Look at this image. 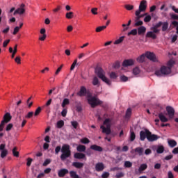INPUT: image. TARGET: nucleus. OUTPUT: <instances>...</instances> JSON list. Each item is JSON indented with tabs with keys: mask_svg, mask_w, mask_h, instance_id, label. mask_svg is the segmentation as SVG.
<instances>
[{
	"mask_svg": "<svg viewBox=\"0 0 178 178\" xmlns=\"http://www.w3.org/2000/svg\"><path fill=\"white\" fill-rule=\"evenodd\" d=\"M168 67H170V70H172V67H173V65H175V61H173L172 60H170L168 62Z\"/></svg>",
	"mask_w": 178,
	"mask_h": 178,
	"instance_id": "obj_44",
	"label": "nucleus"
},
{
	"mask_svg": "<svg viewBox=\"0 0 178 178\" xmlns=\"http://www.w3.org/2000/svg\"><path fill=\"white\" fill-rule=\"evenodd\" d=\"M91 13L92 15H98V8H93L91 9Z\"/></svg>",
	"mask_w": 178,
	"mask_h": 178,
	"instance_id": "obj_54",
	"label": "nucleus"
},
{
	"mask_svg": "<svg viewBox=\"0 0 178 178\" xmlns=\"http://www.w3.org/2000/svg\"><path fill=\"white\" fill-rule=\"evenodd\" d=\"M164 151H165V147H163V145L157 146V149H156L157 154H163Z\"/></svg>",
	"mask_w": 178,
	"mask_h": 178,
	"instance_id": "obj_27",
	"label": "nucleus"
},
{
	"mask_svg": "<svg viewBox=\"0 0 178 178\" xmlns=\"http://www.w3.org/2000/svg\"><path fill=\"white\" fill-rule=\"evenodd\" d=\"M135 15L136 16L135 18V22H137L138 20H140L141 17H144V16H145L147 14L140 15V14L137 15V11H136Z\"/></svg>",
	"mask_w": 178,
	"mask_h": 178,
	"instance_id": "obj_41",
	"label": "nucleus"
},
{
	"mask_svg": "<svg viewBox=\"0 0 178 178\" xmlns=\"http://www.w3.org/2000/svg\"><path fill=\"white\" fill-rule=\"evenodd\" d=\"M145 56H147L145 54L140 55L139 57L136 58L137 62L138 63H143L145 61Z\"/></svg>",
	"mask_w": 178,
	"mask_h": 178,
	"instance_id": "obj_24",
	"label": "nucleus"
},
{
	"mask_svg": "<svg viewBox=\"0 0 178 178\" xmlns=\"http://www.w3.org/2000/svg\"><path fill=\"white\" fill-rule=\"evenodd\" d=\"M77 95L79 97H86V95H87V88L84 86H81Z\"/></svg>",
	"mask_w": 178,
	"mask_h": 178,
	"instance_id": "obj_16",
	"label": "nucleus"
},
{
	"mask_svg": "<svg viewBox=\"0 0 178 178\" xmlns=\"http://www.w3.org/2000/svg\"><path fill=\"white\" fill-rule=\"evenodd\" d=\"M147 10V1L143 0L140 1L138 10H136V15H140L141 12H145Z\"/></svg>",
	"mask_w": 178,
	"mask_h": 178,
	"instance_id": "obj_6",
	"label": "nucleus"
},
{
	"mask_svg": "<svg viewBox=\"0 0 178 178\" xmlns=\"http://www.w3.org/2000/svg\"><path fill=\"white\" fill-rule=\"evenodd\" d=\"M69 173H70V177L72 178H81L80 177V176H79V175H77V172L76 171L72 170Z\"/></svg>",
	"mask_w": 178,
	"mask_h": 178,
	"instance_id": "obj_28",
	"label": "nucleus"
},
{
	"mask_svg": "<svg viewBox=\"0 0 178 178\" xmlns=\"http://www.w3.org/2000/svg\"><path fill=\"white\" fill-rule=\"evenodd\" d=\"M124 168H131V166H133V163H131V161H127L124 162Z\"/></svg>",
	"mask_w": 178,
	"mask_h": 178,
	"instance_id": "obj_42",
	"label": "nucleus"
},
{
	"mask_svg": "<svg viewBox=\"0 0 178 178\" xmlns=\"http://www.w3.org/2000/svg\"><path fill=\"white\" fill-rule=\"evenodd\" d=\"M146 37L147 38H152L153 40L156 39V35L155 33H154V32H152V31L147 32L146 34Z\"/></svg>",
	"mask_w": 178,
	"mask_h": 178,
	"instance_id": "obj_25",
	"label": "nucleus"
},
{
	"mask_svg": "<svg viewBox=\"0 0 178 178\" xmlns=\"http://www.w3.org/2000/svg\"><path fill=\"white\" fill-rule=\"evenodd\" d=\"M147 31V28L144 26H141L138 28V35H141V34H144Z\"/></svg>",
	"mask_w": 178,
	"mask_h": 178,
	"instance_id": "obj_23",
	"label": "nucleus"
},
{
	"mask_svg": "<svg viewBox=\"0 0 178 178\" xmlns=\"http://www.w3.org/2000/svg\"><path fill=\"white\" fill-rule=\"evenodd\" d=\"M124 176V174L123 172H118L116 174L115 177L116 178H121Z\"/></svg>",
	"mask_w": 178,
	"mask_h": 178,
	"instance_id": "obj_63",
	"label": "nucleus"
},
{
	"mask_svg": "<svg viewBox=\"0 0 178 178\" xmlns=\"http://www.w3.org/2000/svg\"><path fill=\"white\" fill-rule=\"evenodd\" d=\"M146 58L151 60L152 62H158V58H156V56L155 54L151 52V51H147L145 53Z\"/></svg>",
	"mask_w": 178,
	"mask_h": 178,
	"instance_id": "obj_9",
	"label": "nucleus"
},
{
	"mask_svg": "<svg viewBox=\"0 0 178 178\" xmlns=\"http://www.w3.org/2000/svg\"><path fill=\"white\" fill-rule=\"evenodd\" d=\"M105 29H106V26H99L96 28V33H101V31L105 30Z\"/></svg>",
	"mask_w": 178,
	"mask_h": 178,
	"instance_id": "obj_43",
	"label": "nucleus"
},
{
	"mask_svg": "<svg viewBox=\"0 0 178 178\" xmlns=\"http://www.w3.org/2000/svg\"><path fill=\"white\" fill-rule=\"evenodd\" d=\"M148 168V165L145 163L141 164L139 167L138 171L139 172H144Z\"/></svg>",
	"mask_w": 178,
	"mask_h": 178,
	"instance_id": "obj_32",
	"label": "nucleus"
},
{
	"mask_svg": "<svg viewBox=\"0 0 178 178\" xmlns=\"http://www.w3.org/2000/svg\"><path fill=\"white\" fill-rule=\"evenodd\" d=\"M66 19H73L74 17V13L72 11L68 12L65 14Z\"/></svg>",
	"mask_w": 178,
	"mask_h": 178,
	"instance_id": "obj_30",
	"label": "nucleus"
},
{
	"mask_svg": "<svg viewBox=\"0 0 178 178\" xmlns=\"http://www.w3.org/2000/svg\"><path fill=\"white\" fill-rule=\"evenodd\" d=\"M105 169V165L103 163H97L95 165V170L97 172H102Z\"/></svg>",
	"mask_w": 178,
	"mask_h": 178,
	"instance_id": "obj_18",
	"label": "nucleus"
},
{
	"mask_svg": "<svg viewBox=\"0 0 178 178\" xmlns=\"http://www.w3.org/2000/svg\"><path fill=\"white\" fill-rule=\"evenodd\" d=\"M10 120H12V115H10V113H6L3 115V120L1 122H3V123L6 124V123H9V122H10Z\"/></svg>",
	"mask_w": 178,
	"mask_h": 178,
	"instance_id": "obj_13",
	"label": "nucleus"
},
{
	"mask_svg": "<svg viewBox=\"0 0 178 178\" xmlns=\"http://www.w3.org/2000/svg\"><path fill=\"white\" fill-rule=\"evenodd\" d=\"M151 15H147L144 18V22L145 23H149V22H151Z\"/></svg>",
	"mask_w": 178,
	"mask_h": 178,
	"instance_id": "obj_50",
	"label": "nucleus"
},
{
	"mask_svg": "<svg viewBox=\"0 0 178 178\" xmlns=\"http://www.w3.org/2000/svg\"><path fill=\"white\" fill-rule=\"evenodd\" d=\"M130 141L133 142L136 140V134L134 133V131H130Z\"/></svg>",
	"mask_w": 178,
	"mask_h": 178,
	"instance_id": "obj_36",
	"label": "nucleus"
},
{
	"mask_svg": "<svg viewBox=\"0 0 178 178\" xmlns=\"http://www.w3.org/2000/svg\"><path fill=\"white\" fill-rule=\"evenodd\" d=\"M41 111H42V109L41 108V107H38L35 111V116H38V115H40V113H41Z\"/></svg>",
	"mask_w": 178,
	"mask_h": 178,
	"instance_id": "obj_48",
	"label": "nucleus"
},
{
	"mask_svg": "<svg viewBox=\"0 0 178 178\" xmlns=\"http://www.w3.org/2000/svg\"><path fill=\"white\" fill-rule=\"evenodd\" d=\"M66 115H67V109L63 108L61 112V116H63V118H66Z\"/></svg>",
	"mask_w": 178,
	"mask_h": 178,
	"instance_id": "obj_51",
	"label": "nucleus"
},
{
	"mask_svg": "<svg viewBox=\"0 0 178 178\" xmlns=\"http://www.w3.org/2000/svg\"><path fill=\"white\" fill-rule=\"evenodd\" d=\"M76 65H77V59H75L73 62V63L71 65L70 70H74V68L76 67Z\"/></svg>",
	"mask_w": 178,
	"mask_h": 178,
	"instance_id": "obj_49",
	"label": "nucleus"
},
{
	"mask_svg": "<svg viewBox=\"0 0 178 178\" xmlns=\"http://www.w3.org/2000/svg\"><path fill=\"white\" fill-rule=\"evenodd\" d=\"M95 73L97 74L98 78L101 79L104 83H106L108 86H111V84H112L111 80L105 76V71H104L101 67H97L95 69Z\"/></svg>",
	"mask_w": 178,
	"mask_h": 178,
	"instance_id": "obj_3",
	"label": "nucleus"
},
{
	"mask_svg": "<svg viewBox=\"0 0 178 178\" xmlns=\"http://www.w3.org/2000/svg\"><path fill=\"white\" fill-rule=\"evenodd\" d=\"M65 126V122L63 120H60L57 122L56 127L57 129H62Z\"/></svg>",
	"mask_w": 178,
	"mask_h": 178,
	"instance_id": "obj_33",
	"label": "nucleus"
},
{
	"mask_svg": "<svg viewBox=\"0 0 178 178\" xmlns=\"http://www.w3.org/2000/svg\"><path fill=\"white\" fill-rule=\"evenodd\" d=\"M172 73V70L170 67H168L165 65L161 66L160 70L155 71V74L158 77H162V76H168V74H170Z\"/></svg>",
	"mask_w": 178,
	"mask_h": 178,
	"instance_id": "obj_4",
	"label": "nucleus"
},
{
	"mask_svg": "<svg viewBox=\"0 0 178 178\" xmlns=\"http://www.w3.org/2000/svg\"><path fill=\"white\" fill-rule=\"evenodd\" d=\"M72 126L74 127V129H77V127L79 126V122L76 121H72L71 122Z\"/></svg>",
	"mask_w": 178,
	"mask_h": 178,
	"instance_id": "obj_53",
	"label": "nucleus"
},
{
	"mask_svg": "<svg viewBox=\"0 0 178 178\" xmlns=\"http://www.w3.org/2000/svg\"><path fill=\"white\" fill-rule=\"evenodd\" d=\"M104 126H106V127H105L104 125H102L100 127V128L102 130V133H104L105 134H106L107 136H109V134H111V119L109 118H106L104 121Z\"/></svg>",
	"mask_w": 178,
	"mask_h": 178,
	"instance_id": "obj_5",
	"label": "nucleus"
},
{
	"mask_svg": "<svg viewBox=\"0 0 178 178\" xmlns=\"http://www.w3.org/2000/svg\"><path fill=\"white\" fill-rule=\"evenodd\" d=\"M172 152L174 154V155H177V154H178V147L174 148L172 149Z\"/></svg>",
	"mask_w": 178,
	"mask_h": 178,
	"instance_id": "obj_64",
	"label": "nucleus"
},
{
	"mask_svg": "<svg viewBox=\"0 0 178 178\" xmlns=\"http://www.w3.org/2000/svg\"><path fill=\"white\" fill-rule=\"evenodd\" d=\"M81 144H90V139L88 138H83L80 140Z\"/></svg>",
	"mask_w": 178,
	"mask_h": 178,
	"instance_id": "obj_40",
	"label": "nucleus"
},
{
	"mask_svg": "<svg viewBox=\"0 0 178 178\" xmlns=\"http://www.w3.org/2000/svg\"><path fill=\"white\" fill-rule=\"evenodd\" d=\"M133 74L135 76H137V74H140V68H138V67L134 68L133 69Z\"/></svg>",
	"mask_w": 178,
	"mask_h": 178,
	"instance_id": "obj_45",
	"label": "nucleus"
},
{
	"mask_svg": "<svg viewBox=\"0 0 178 178\" xmlns=\"http://www.w3.org/2000/svg\"><path fill=\"white\" fill-rule=\"evenodd\" d=\"M109 172H104L103 173H102V178H108V177H109Z\"/></svg>",
	"mask_w": 178,
	"mask_h": 178,
	"instance_id": "obj_58",
	"label": "nucleus"
},
{
	"mask_svg": "<svg viewBox=\"0 0 178 178\" xmlns=\"http://www.w3.org/2000/svg\"><path fill=\"white\" fill-rule=\"evenodd\" d=\"M74 158L75 159H87V158L86 157V154L84 153L80 152L74 153Z\"/></svg>",
	"mask_w": 178,
	"mask_h": 178,
	"instance_id": "obj_17",
	"label": "nucleus"
},
{
	"mask_svg": "<svg viewBox=\"0 0 178 178\" xmlns=\"http://www.w3.org/2000/svg\"><path fill=\"white\" fill-rule=\"evenodd\" d=\"M86 149H87V147L83 145H79L76 147V151L79 153L86 152Z\"/></svg>",
	"mask_w": 178,
	"mask_h": 178,
	"instance_id": "obj_21",
	"label": "nucleus"
},
{
	"mask_svg": "<svg viewBox=\"0 0 178 178\" xmlns=\"http://www.w3.org/2000/svg\"><path fill=\"white\" fill-rule=\"evenodd\" d=\"M72 166H74V168H76V169H81L84 168V163L80 162H73Z\"/></svg>",
	"mask_w": 178,
	"mask_h": 178,
	"instance_id": "obj_22",
	"label": "nucleus"
},
{
	"mask_svg": "<svg viewBox=\"0 0 178 178\" xmlns=\"http://www.w3.org/2000/svg\"><path fill=\"white\" fill-rule=\"evenodd\" d=\"M134 152L136 154H138L139 156H143V155H144V147H138L134 149Z\"/></svg>",
	"mask_w": 178,
	"mask_h": 178,
	"instance_id": "obj_20",
	"label": "nucleus"
},
{
	"mask_svg": "<svg viewBox=\"0 0 178 178\" xmlns=\"http://www.w3.org/2000/svg\"><path fill=\"white\" fill-rule=\"evenodd\" d=\"M31 162H33V159L31 158H28L27 159V163H26V166H31Z\"/></svg>",
	"mask_w": 178,
	"mask_h": 178,
	"instance_id": "obj_61",
	"label": "nucleus"
},
{
	"mask_svg": "<svg viewBox=\"0 0 178 178\" xmlns=\"http://www.w3.org/2000/svg\"><path fill=\"white\" fill-rule=\"evenodd\" d=\"M69 172V170L66 168H62L58 172V177H65L66 175H67Z\"/></svg>",
	"mask_w": 178,
	"mask_h": 178,
	"instance_id": "obj_14",
	"label": "nucleus"
},
{
	"mask_svg": "<svg viewBox=\"0 0 178 178\" xmlns=\"http://www.w3.org/2000/svg\"><path fill=\"white\" fill-rule=\"evenodd\" d=\"M120 80H121V81L126 82V81H127V80H129V78L124 75H122L120 76Z\"/></svg>",
	"mask_w": 178,
	"mask_h": 178,
	"instance_id": "obj_59",
	"label": "nucleus"
},
{
	"mask_svg": "<svg viewBox=\"0 0 178 178\" xmlns=\"http://www.w3.org/2000/svg\"><path fill=\"white\" fill-rule=\"evenodd\" d=\"M124 40V36H121L119 39L116 40L114 42L115 45H118L119 44H121V42H123V40Z\"/></svg>",
	"mask_w": 178,
	"mask_h": 178,
	"instance_id": "obj_34",
	"label": "nucleus"
},
{
	"mask_svg": "<svg viewBox=\"0 0 178 178\" xmlns=\"http://www.w3.org/2000/svg\"><path fill=\"white\" fill-rule=\"evenodd\" d=\"M87 94V101L88 104L90 105L91 108H97V106L99 105H102L104 102L101 101L95 96H92L90 92H88Z\"/></svg>",
	"mask_w": 178,
	"mask_h": 178,
	"instance_id": "obj_1",
	"label": "nucleus"
},
{
	"mask_svg": "<svg viewBox=\"0 0 178 178\" xmlns=\"http://www.w3.org/2000/svg\"><path fill=\"white\" fill-rule=\"evenodd\" d=\"M168 178H175V175H173V172H172V171L168 172Z\"/></svg>",
	"mask_w": 178,
	"mask_h": 178,
	"instance_id": "obj_62",
	"label": "nucleus"
},
{
	"mask_svg": "<svg viewBox=\"0 0 178 178\" xmlns=\"http://www.w3.org/2000/svg\"><path fill=\"white\" fill-rule=\"evenodd\" d=\"M168 145L171 148H175L177 145V142L175 140H168Z\"/></svg>",
	"mask_w": 178,
	"mask_h": 178,
	"instance_id": "obj_29",
	"label": "nucleus"
},
{
	"mask_svg": "<svg viewBox=\"0 0 178 178\" xmlns=\"http://www.w3.org/2000/svg\"><path fill=\"white\" fill-rule=\"evenodd\" d=\"M19 30H20V28L19 26H16L14 29V31L13 32V35H16V34H17V33H19Z\"/></svg>",
	"mask_w": 178,
	"mask_h": 178,
	"instance_id": "obj_56",
	"label": "nucleus"
},
{
	"mask_svg": "<svg viewBox=\"0 0 178 178\" xmlns=\"http://www.w3.org/2000/svg\"><path fill=\"white\" fill-rule=\"evenodd\" d=\"M128 35H137V29H132L128 33Z\"/></svg>",
	"mask_w": 178,
	"mask_h": 178,
	"instance_id": "obj_47",
	"label": "nucleus"
},
{
	"mask_svg": "<svg viewBox=\"0 0 178 178\" xmlns=\"http://www.w3.org/2000/svg\"><path fill=\"white\" fill-rule=\"evenodd\" d=\"M171 19L173 20H178V15L176 14H170Z\"/></svg>",
	"mask_w": 178,
	"mask_h": 178,
	"instance_id": "obj_57",
	"label": "nucleus"
},
{
	"mask_svg": "<svg viewBox=\"0 0 178 178\" xmlns=\"http://www.w3.org/2000/svg\"><path fill=\"white\" fill-rule=\"evenodd\" d=\"M133 65H134V60L133 59L124 60L122 63V66L124 67H128V66H133Z\"/></svg>",
	"mask_w": 178,
	"mask_h": 178,
	"instance_id": "obj_15",
	"label": "nucleus"
},
{
	"mask_svg": "<svg viewBox=\"0 0 178 178\" xmlns=\"http://www.w3.org/2000/svg\"><path fill=\"white\" fill-rule=\"evenodd\" d=\"M131 116V108H128L126 112V118H130Z\"/></svg>",
	"mask_w": 178,
	"mask_h": 178,
	"instance_id": "obj_52",
	"label": "nucleus"
},
{
	"mask_svg": "<svg viewBox=\"0 0 178 178\" xmlns=\"http://www.w3.org/2000/svg\"><path fill=\"white\" fill-rule=\"evenodd\" d=\"M13 155L16 158H19V152L17 151V147H15L13 149Z\"/></svg>",
	"mask_w": 178,
	"mask_h": 178,
	"instance_id": "obj_37",
	"label": "nucleus"
},
{
	"mask_svg": "<svg viewBox=\"0 0 178 178\" xmlns=\"http://www.w3.org/2000/svg\"><path fill=\"white\" fill-rule=\"evenodd\" d=\"M92 85L93 86H99V80L98 79V78L97 76H95L93 78Z\"/></svg>",
	"mask_w": 178,
	"mask_h": 178,
	"instance_id": "obj_38",
	"label": "nucleus"
},
{
	"mask_svg": "<svg viewBox=\"0 0 178 178\" xmlns=\"http://www.w3.org/2000/svg\"><path fill=\"white\" fill-rule=\"evenodd\" d=\"M69 104H70V101L69 100V99L65 98L63 99L61 106L62 108H65V106H66V105H69Z\"/></svg>",
	"mask_w": 178,
	"mask_h": 178,
	"instance_id": "obj_31",
	"label": "nucleus"
},
{
	"mask_svg": "<svg viewBox=\"0 0 178 178\" xmlns=\"http://www.w3.org/2000/svg\"><path fill=\"white\" fill-rule=\"evenodd\" d=\"M13 129V124L10 123L6 127V131H10Z\"/></svg>",
	"mask_w": 178,
	"mask_h": 178,
	"instance_id": "obj_46",
	"label": "nucleus"
},
{
	"mask_svg": "<svg viewBox=\"0 0 178 178\" xmlns=\"http://www.w3.org/2000/svg\"><path fill=\"white\" fill-rule=\"evenodd\" d=\"M5 147H6L5 144L0 145V151L1 152V158H5L8 155V150L5 149Z\"/></svg>",
	"mask_w": 178,
	"mask_h": 178,
	"instance_id": "obj_12",
	"label": "nucleus"
},
{
	"mask_svg": "<svg viewBox=\"0 0 178 178\" xmlns=\"http://www.w3.org/2000/svg\"><path fill=\"white\" fill-rule=\"evenodd\" d=\"M143 24H144V22H143V21L141 20H138V21H135V24L134 25V27H138V26H143Z\"/></svg>",
	"mask_w": 178,
	"mask_h": 178,
	"instance_id": "obj_39",
	"label": "nucleus"
},
{
	"mask_svg": "<svg viewBox=\"0 0 178 178\" xmlns=\"http://www.w3.org/2000/svg\"><path fill=\"white\" fill-rule=\"evenodd\" d=\"M159 138L158 135L152 134L151 131H147V140L149 143H153V141H156Z\"/></svg>",
	"mask_w": 178,
	"mask_h": 178,
	"instance_id": "obj_8",
	"label": "nucleus"
},
{
	"mask_svg": "<svg viewBox=\"0 0 178 178\" xmlns=\"http://www.w3.org/2000/svg\"><path fill=\"white\" fill-rule=\"evenodd\" d=\"M152 154V150L151 149H146L145 150V155H151Z\"/></svg>",
	"mask_w": 178,
	"mask_h": 178,
	"instance_id": "obj_60",
	"label": "nucleus"
},
{
	"mask_svg": "<svg viewBox=\"0 0 178 178\" xmlns=\"http://www.w3.org/2000/svg\"><path fill=\"white\" fill-rule=\"evenodd\" d=\"M148 131H149V130H148V129H145V131H140V141H145V139L147 138V137H148V134H147Z\"/></svg>",
	"mask_w": 178,
	"mask_h": 178,
	"instance_id": "obj_11",
	"label": "nucleus"
},
{
	"mask_svg": "<svg viewBox=\"0 0 178 178\" xmlns=\"http://www.w3.org/2000/svg\"><path fill=\"white\" fill-rule=\"evenodd\" d=\"M166 111L170 119H173L175 117V108L170 106L166 107Z\"/></svg>",
	"mask_w": 178,
	"mask_h": 178,
	"instance_id": "obj_10",
	"label": "nucleus"
},
{
	"mask_svg": "<svg viewBox=\"0 0 178 178\" xmlns=\"http://www.w3.org/2000/svg\"><path fill=\"white\" fill-rule=\"evenodd\" d=\"M159 118L161 122H163V123H166V122H168V120H169L168 118H166L165 117V115L162 113H160L159 114Z\"/></svg>",
	"mask_w": 178,
	"mask_h": 178,
	"instance_id": "obj_26",
	"label": "nucleus"
},
{
	"mask_svg": "<svg viewBox=\"0 0 178 178\" xmlns=\"http://www.w3.org/2000/svg\"><path fill=\"white\" fill-rule=\"evenodd\" d=\"M163 26H162V31H166L169 27V23L168 22H163Z\"/></svg>",
	"mask_w": 178,
	"mask_h": 178,
	"instance_id": "obj_35",
	"label": "nucleus"
},
{
	"mask_svg": "<svg viewBox=\"0 0 178 178\" xmlns=\"http://www.w3.org/2000/svg\"><path fill=\"white\" fill-rule=\"evenodd\" d=\"M125 8L127 9V10H133V9H134V6H133V5H126Z\"/></svg>",
	"mask_w": 178,
	"mask_h": 178,
	"instance_id": "obj_55",
	"label": "nucleus"
},
{
	"mask_svg": "<svg viewBox=\"0 0 178 178\" xmlns=\"http://www.w3.org/2000/svg\"><path fill=\"white\" fill-rule=\"evenodd\" d=\"M90 149H92L93 151H97V152H102L104 151V149L101 146H98L97 145H92L90 147Z\"/></svg>",
	"mask_w": 178,
	"mask_h": 178,
	"instance_id": "obj_19",
	"label": "nucleus"
},
{
	"mask_svg": "<svg viewBox=\"0 0 178 178\" xmlns=\"http://www.w3.org/2000/svg\"><path fill=\"white\" fill-rule=\"evenodd\" d=\"M62 154L60 158L61 161H66L67 158H70L72 156V150H70V145L67 144L63 145L61 147Z\"/></svg>",
	"mask_w": 178,
	"mask_h": 178,
	"instance_id": "obj_2",
	"label": "nucleus"
},
{
	"mask_svg": "<svg viewBox=\"0 0 178 178\" xmlns=\"http://www.w3.org/2000/svg\"><path fill=\"white\" fill-rule=\"evenodd\" d=\"M26 5L24 3H22L17 10L14 12V16H16V15H24L26 13Z\"/></svg>",
	"mask_w": 178,
	"mask_h": 178,
	"instance_id": "obj_7",
	"label": "nucleus"
}]
</instances>
